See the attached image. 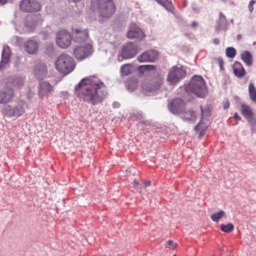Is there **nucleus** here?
<instances>
[{"label": "nucleus", "mask_w": 256, "mask_h": 256, "mask_svg": "<svg viewBox=\"0 0 256 256\" xmlns=\"http://www.w3.org/2000/svg\"><path fill=\"white\" fill-rule=\"evenodd\" d=\"M198 26V24L195 22L192 23V26L194 28H196Z\"/></svg>", "instance_id": "nucleus-41"}, {"label": "nucleus", "mask_w": 256, "mask_h": 256, "mask_svg": "<svg viewBox=\"0 0 256 256\" xmlns=\"http://www.w3.org/2000/svg\"><path fill=\"white\" fill-rule=\"evenodd\" d=\"M128 38H136L142 40L144 34L143 32L136 24H132L130 26L129 30L127 32Z\"/></svg>", "instance_id": "nucleus-15"}, {"label": "nucleus", "mask_w": 256, "mask_h": 256, "mask_svg": "<svg viewBox=\"0 0 256 256\" xmlns=\"http://www.w3.org/2000/svg\"><path fill=\"white\" fill-rule=\"evenodd\" d=\"M226 55L228 58H232L236 54V50L232 47H228L226 49Z\"/></svg>", "instance_id": "nucleus-37"}, {"label": "nucleus", "mask_w": 256, "mask_h": 256, "mask_svg": "<svg viewBox=\"0 0 256 256\" xmlns=\"http://www.w3.org/2000/svg\"><path fill=\"white\" fill-rule=\"evenodd\" d=\"M14 92L12 88L5 87L0 92V104L10 102L14 96Z\"/></svg>", "instance_id": "nucleus-14"}, {"label": "nucleus", "mask_w": 256, "mask_h": 256, "mask_svg": "<svg viewBox=\"0 0 256 256\" xmlns=\"http://www.w3.org/2000/svg\"><path fill=\"white\" fill-rule=\"evenodd\" d=\"M150 184H151L150 181H148V182H144V186L145 188H146V186H150Z\"/></svg>", "instance_id": "nucleus-43"}, {"label": "nucleus", "mask_w": 256, "mask_h": 256, "mask_svg": "<svg viewBox=\"0 0 256 256\" xmlns=\"http://www.w3.org/2000/svg\"><path fill=\"white\" fill-rule=\"evenodd\" d=\"M47 72L46 66L44 64L37 65L35 68V76L38 80L43 79Z\"/></svg>", "instance_id": "nucleus-22"}, {"label": "nucleus", "mask_w": 256, "mask_h": 256, "mask_svg": "<svg viewBox=\"0 0 256 256\" xmlns=\"http://www.w3.org/2000/svg\"><path fill=\"white\" fill-rule=\"evenodd\" d=\"M242 114L246 118L248 122L252 126L255 124L252 120V112L250 108L247 105L242 104Z\"/></svg>", "instance_id": "nucleus-20"}, {"label": "nucleus", "mask_w": 256, "mask_h": 256, "mask_svg": "<svg viewBox=\"0 0 256 256\" xmlns=\"http://www.w3.org/2000/svg\"><path fill=\"white\" fill-rule=\"evenodd\" d=\"M138 52V48L134 44L128 43L122 48L121 52L118 57V60L121 62L123 59L132 58L136 55Z\"/></svg>", "instance_id": "nucleus-6"}, {"label": "nucleus", "mask_w": 256, "mask_h": 256, "mask_svg": "<svg viewBox=\"0 0 256 256\" xmlns=\"http://www.w3.org/2000/svg\"><path fill=\"white\" fill-rule=\"evenodd\" d=\"M182 118L186 122L193 123L196 119V114L192 110L183 111Z\"/></svg>", "instance_id": "nucleus-23"}, {"label": "nucleus", "mask_w": 256, "mask_h": 256, "mask_svg": "<svg viewBox=\"0 0 256 256\" xmlns=\"http://www.w3.org/2000/svg\"><path fill=\"white\" fill-rule=\"evenodd\" d=\"M92 47L90 44H86L84 46H78L74 50V54L77 59L83 60L91 55Z\"/></svg>", "instance_id": "nucleus-9"}, {"label": "nucleus", "mask_w": 256, "mask_h": 256, "mask_svg": "<svg viewBox=\"0 0 256 256\" xmlns=\"http://www.w3.org/2000/svg\"><path fill=\"white\" fill-rule=\"evenodd\" d=\"M186 75V72L182 66H173L169 70L167 80L171 84H175L182 79Z\"/></svg>", "instance_id": "nucleus-5"}, {"label": "nucleus", "mask_w": 256, "mask_h": 256, "mask_svg": "<svg viewBox=\"0 0 256 256\" xmlns=\"http://www.w3.org/2000/svg\"><path fill=\"white\" fill-rule=\"evenodd\" d=\"M234 118H235V119L236 120H239L240 119V116L238 115V114L237 113L234 114Z\"/></svg>", "instance_id": "nucleus-42"}, {"label": "nucleus", "mask_w": 256, "mask_h": 256, "mask_svg": "<svg viewBox=\"0 0 256 256\" xmlns=\"http://www.w3.org/2000/svg\"><path fill=\"white\" fill-rule=\"evenodd\" d=\"M172 246L174 248H175L177 246V244H174Z\"/></svg>", "instance_id": "nucleus-48"}, {"label": "nucleus", "mask_w": 256, "mask_h": 256, "mask_svg": "<svg viewBox=\"0 0 256 256\" xmlns=\"http://www.w3.org/2000/svg\"><path fill=\"white\" fill-rule=\"evenodd\" d=\"M42 22V18L40 14L33 15L30 17L29 20H27L26 26L34 28L36 26L38 25Z\"/></svg>", "instance_id": "nucleus-19"}, {"label": "nucleus", "mask_w": 256, "mask_h": 256, "mask_svg": "<svg viewBox=\"0 0 256 256\" xmlns=\"http://www.w3.org/2000/svg\"><path fill=\"white\" fill-rule=\"evenodd\" d=\"M202 118V120L207 119L211 115V111L208 108H202L200 107Z\"/></svg>", "instance_id": "nucleus-35"}, {"label": "nucleus", "mask_w": 256, "mask_h": 256, "mask_svg": "<svg viewBox=\"0 0 256 256\" xmlns=\"http://www.w3.org/2000/svg\"><path fill=\"white\" fill-rule=\"evenodd\" d=\"M227 21L222 13H220L219 20L218 22L216 28L218 30L225 29L226 26Z\"/></svg>", "instance_id": "nucleus-27"}, {"label": "nucleus", "mask_w": 256, "mask_h": 256, "mask_svg": "<svg viewBox=\"0 0 256 256\" xmlns=\"http://www.w3.org/2000/svg\"><path fill=\"white\" fill-rule=\"evenodd\" d=\"M4 115L9 117L16 116L14 109L10 105L4 106L2 109Z\"/></svg>", "instance_id": "nucleus-30"}, {"label": "nucleus", "mask_w": 256, "mask_h": 256, "mask_svg": "<svg viewBox=\"0 0 256 256\" xmlns=\"http://www.w3.org/2000/svg\"><path fill=\"white\" fill-rule=\"evenodd\" d=\"M248 91L250 98L256 102V88L252 83H250L249 84Z\"/></svg>", "instance_id": "nucleus-33"}, {"label": "nucleus", "mask_w": 256, "mask_h": 256, "mask_svg": "<svg viewBox=\"0 0 256 256\" xmlns=\"http://www.w3.org/2000/svg\"><path fill=\"white\" fill-rule=\"evenodd\" d=\"M132 66L128 64H124L121 68V72L123 76L128 75L132 72Z\"/></svg>", "instance_id": "nucleus-32"}, {"label": "nucleus", "mask_w": 256, "mask_h": 256, "mask_svg": "<svg viewBox=\"0 0 256 256\" xmlns=\"http://www.w3.org/2000/svg\"><path fill=\"white\" fill-rule=\"evenodd\" d=\"M213 42L216 44H219V40L218 38H214Z\"/></svg>", "instance_id": "nucleus-45"}, {"label": "nucleus", "mask_w": 256, "mask_h": 256, "mask_svg": "<svg viewBox=\"0 0 256 256\" xmlns=\"http://www.w3.org/2000/svg\"><path fill=\"white\" fill-rule=\"evenodd\" d=\"M134 187L138 186L139 184L138 182L136 180L134 181Z\"/></svg>", "instance_id": "nucleus-47"}, {"label": "nucleus", "mask_w": 256, "mask_h": 256, "mask_svg": "<svg viewBox=\"0 0 256 256\" xmlns=\"http://www.w3.org/2000/svg\"><path fill=\"white\" fill-rule=\"evenodd\" d=\"M140 69L142 72L146 71L156 70V68L154 65H143L140 66Z\"/></svg>", "instance_id": "nucleus-36"}, {"label": "nucleus", "mask_w": 256, "mask_h": 256, "mask_svg": "<svg viewBox=\"0 0 256 256\" xmlns=\"http://www.w3.org/2000/svg\"><path fill=\"white\" fill-rule=\"evenodd\" d=\"M72 36L66 30L58 32L56 36V42L61 48H68L71 44Z\"/></svg>", "instance_id": "nucleus-7"}, {"label": "nucleus", "mask_w": 256, "mask_h": 256, "mask_svg": "<svg viewBox=\"0 0 256 256\" xmlns=\"http://www.w3.org/2000/svg\"><path fill=\"white\" fill-rule=\"evenodd\" d=\"M234 229V225L231 223L226 224H222L220 226V230L224 232H232Z\"/></svg>", "instance_id": "nucleus-34"}, {"label": "nucleus", "mask_w": 256, "mask_h": 256, "mask_svg": "<svg viewBox=\"0 0 256 256\" xmlns=\"http://www.w3.org/2000/svg\"><path fill=\"white\" fill-rule=\"evenodd\" d=\"M97 8L100 16L104 18L111 17L116 11L112 0H97Z\"/></svg>", "instance_id": "nucleus-4"}, {"label": "nucleus", "mask_w": 256, "mask_h": 256, "mask_svg": "<svg viewBox=\"0 0 256 256\" xmlns=\"http://www.w3.org/2000/svg\"><path fill=\"white\" fill-rule=\"evenodd\" d=\"M186 90L188 92L192 93L199 97H203L206 92L204 80L200 76H194L186 86Z\"/></svg>", "instance_id": "nucleus-3"}, {"label": "nucleus", "mask_w": 256, "mask_h": 256, "mask_svg": "<svg viewBox=\"0 0 256 256\" xmlns=\"http://www.w3.org/2000/svg\"><path fill=\"white\" fill-rule=\"evenodd\" d=\"M233 256V255H232V256Z\"/></svg>", "instance_id": "nucleus-53"}, {"label": "nucleus", "mask_w": 256, "mask_h": 256, "mask_svg": "<svg viewBox=\"0 0 256 256\" xmlns=\"http://www.w3.org/2000/svg\"><path fill=\"white\" fill-rule=\"evenodd\" d=\"M135 87H136V86H134V88L130 90L132 91V90H134V89Z\"/></svg>", "instance_id": "nucleus-51"}, {"label": "nucleus", "mask_w": 256, "mask_h": 256, "mask_svg": "<svg viewBox=\"0 0 256 256\" xmlns=\"http://www.w3.org/2000/svg\"><path fill=\"white\" fill-rule=\"evenodd\" d=\"M159 4L162 6L167 10L172 12L174 10L171 0H155Z\"/></svg>", "instance_id": "nucleus-28"}, {"label": "nucleus", "mask_w": 256, "mask_h": 256, "mask_svg": "<svg viewBox=\"0 0 256 256\" xmlns=\"http://www.w3.org/2000/svg\"><path fill=\"white\" fill-rule=\"evenodd\" d=\"M55 66L56 70L60 72L67 74L74 70L76 64L72 57L64 54L58 58Z\"/></svg>", "instance_id": "nucleus-2"}, {"label": "nucleus", "mask_w": 256, "mask_h": 256, "mask_svg": "<svg viewBox=\"0 0 256 256\" xmlns=\"http://www.w3.org/2000/svg\"><path fill=\"white\" fill-rule=\"evenodd\" d=\"M230 106V103L228 101V100H226L224 102V109H226V108H228Z\"/></svg>", "instance_id": "nucleus-40"}, {"label": "nucleus", "mask_w": 256, "mask_h": 256, "mask_svg": "<svg viewBox=\"0 0 256 256\" xmlns=\"http://www.w3.org/2000/svg\"><path fill=\"white\" fill-rule=\"evenodd\" d=\"M72 34L74 42H82L88 39V32L86 30L73 29Z\"/></svg>", "instance_id": "nucleus-16"}, {"label": "nucleus", "mask_w": 256, "mask_h": 256, "mask_svg": "<svg viewBox=\"0 0 256 256\" xmlns=\"http://www.w3.org/2000/svg\"><path fill=\"white\" fill-rule=\"evenodd\" d=\"M234 74L239 78H242L245 74V70L240 63L236 64L234 68Z\"/></svg>", "instance_id": "nucleus-26"}, {"label": "nucleus", "mask_w": 256, "mask_h": 256, "mask_svg": "<svg viewBox=\"0 0 256 256\" xmlns=\"http://www.w3.org/2000/svg\"><path fill=\"white\" fill-rule=\"evenodd\" d=\"M254 2H255V1L252 0L249 3L248 8H249V10L250 12H252L253 11V10H254L253 5Z\"/></svg>", "instance_id": "nucleus-38"}, {"label": "nucleus", "mask_w": 256, "mask_h": 256, "mask_svg": "<svg viewBox=\"0 0 256 256\" xmlns=\"http://www.w3.org/2000/svg\"><path fill=\"white\" fill-rule=\"evenodd\" d=\"M24 79L19 76H11L7 78V82L6 86L10 88L14 87L16 88H20L23 86Z\"/></svg>", "instance_id": "nucleus-13"}, {"label": "nucleus", "mask_w": 256, "mask_h": 256, "mask_svg": "<svg viewBox=\"0 0 256 256\" xmlns=\"http://www.w3.org/2000/svg\"><path fill=\"white\" fill-rule=\"evenodd\" d=\"M226 213L223 210H220L218 212L214 213V214H212L210 217L212 220L215 222H218L219 220L222 218L223 217L225 216Z\"/></svg>", "instance_id": "nucleus-31"}, {"label": "nucleus", "mask_w": 256, "mask_h": 256, "mask_svg": "<svg viewBox=\"0 0 256 256\" xmlns=\"http://www.w3.org/2000/svg\"><path fill=\"white\" fill-rule=\"evenodd\" d=\"M171 112L175 114H182L184 110V103L180 98L174 100L168 106Z\"/></svg>", "instance_id": "nucleus-12"}, {"label": "nucleus", "mask_w": 256, "mask_h": 256, "mask_svg": "<svg viewBox=\"0 0 256 256\" xmlns=\"http://www.w3.org/2000/svg\"><path fill=\"white\" fill-rule=\"evenodd\" d=\"M53 90L52 87L48 83L44 82L40 84L39 94L41 97L48 94Z\"/></svg>", "instance_id": "nucleus-21"}, {"label": "nucleus", "mask_w": 256, "mask_h": 256, "mask_svg": "<svg viewBox=\"0 0 256 256\" xmlns=\"http://www.w3.org/2000/svg\"><path fill=\"white\" fill-rule=\"evenodd\" d=\"M218 63L220 65L221 70L223 69L222 65L224 64V62L221 58H218L217 60Z\"/></svg>", "instance_id": "nucleus-39"}, {"label": "nucleus", "mask_w": 256, "mask_h": 256, "mask_svg": "<svg viewBox=\"0 0 256 256\" xmlns=\"http://www.w3.org/2000/svg\"><path fill=\"white\" fill-rule=\"evenodd\" d=\"M24 105L25 104L22 101H19L17 103L16 105L14 108L16 116H19L22 115L24 112Z\"/></svg>", "instance_id": "nucleus-25"}, {"label": "nucleus", "mask_w": 256, "mask_h": 256, "mask_svg": "<svg viewBox=\"0 0 256 256\" xmlns=\"http://www.w3.org/2000/svg\"><path fill=\"white\" fill-rule=\"evenodd\" d=\"M174 256H176V255L175 254L174 255Z\"/></svg>", "instance_id": "nucleus-52"}, {"label": "nucleus", "mask_w": 256, "mask_h": 256, "mask_svg": "<svg viewBox=\"0 0 256 256\" xmlns=\"http://www.w3.org/2000/svg\"><path fill=\"white\" fill-rule=\"evenodd\" d=\"M7 0H0V5H4L6 3Z\"/></svg>", "instance_id": "nucleus-44"}, {"label": "nucleus", "mask_w": 256, "mask_h": 256, "mask_svg": "<svg viewBox=\"0 0 256 256\" xmlns=\"http://www.w3.org/2000/svg\"><path fill=\"white\" fill-rule=\"evenodd\" d=\"M204 120L201 119L198 125L196 126L194 129L196 130H200V134L203 135L204 132L207 128V124L204 122Z\"/></svg>", "instance_id": "nucleus-29"}, {"label": "nucleus", "mask_w": 256, "mask_h": 256, "mask_svg": "<svg viewBox=\"0 0 256 256\" xmlns=\"http://www.w3.org/2000/svg\"><path fill=\"white\" fill-rule=\"evenodd\" d=\"M75 92L84 101L92 104L100 102L108 93L104 84L94 76L83 78L75 87Z\"/></svg>", "instance_id": "nucleus-1"}, {"label": "nucleus", "mask_w": 256, "mask_h": 256, "mask_svg": "<svg viewBox=\"0 0 256 256\" xmlns=\"http://www.w3.org/2000/svg\"><path fill=\"white\" fill-rule=\"evenodd\" d=\"M10 47L7 46H4L2 54V60L0 63V70H4L7 64L10 62Z\"/></svg>", "instance_id": "nucleus-17"}, {"label": "nucleus", "mask_w": 256, "mask_h": 256, "mask_svg": "<svg viewBox=\"0 0 256 256\" xmlns=\"http://www.w3.org/2000/svg\"><path fill=\"white\" fill-rule=\"evenodd\" d=\"M241 58L246 64L250 66L252 64L253 57L248 50H244L241 53Z\"/></svg>", "instance_id": "nucleus-24"}, {"label": "nucleus", "mask_w": 256, "mask_h": 256, "mask_svg": "<svg viewBox=\"0 0 256 256\" xmlns=\"http://www.w3.org/2000/svg\"><path fill=\"white\" fill-rule=\"evenodd\" d=\"M255 2H256V1Z\"/></svg>", "instance_id": "nucleus-54"}, {"label": "nucleus", "mask_w": 256, "mask_h": 256, "mask_svg": "<svg viewBox=\"0 0 256 256\" xmlns=\"http://www.w3.org/2000/svg\"><path fill=\"white\" fill-rule=\"evenodd\" d=\"M158 58L157 52L151 50L142 53L137 58V60L140 62H154L157 60Z\"/></svg>", "instance_id": "nucleus-11"}, {"label": "nucleus", "mask_w": 256, "mask_h": 256, "mask_svg": "<svg viewBox=\"0 0 256 256\" xmlns=\"http://www.w3.org/2000/svg\"><path fill=\"white\" fill-rule=\"evenodd\" d=\"M240 38H241L240 35H238V36H237V38H238V40H239Z\"/></svg>", "instance_id": "nucleus-50"}, {"label": "nucleus", "mask_w": 256, "mask_h": 256, "mask_svg": "<svg viewBox=\"0 0 256 256\" xmlns=\"http://www.w3.org/2000/svg\"><path fill=\"white\" fill-rule=\"evenodd\" d=\"M168 244L169 246H172V245L174 244V242H173L172 240H169L168 242Z\"/></svg>", "instance_id": "nucleus-46"}, {"label": "nucleus", "mask_w": 256, "mask_h": 256, "mask_svg": "<svg viewBox=\"0 0 256 256\" xmlns=\"http://www.w3.org/2000/svg\"><path fill=\"white\" fill-rule=\"evenodd\" d=\"M24 49L29 54H34L38 50V43L32 40H28L24 42Z\"/></svg>", "instance_id": "nucleus-18"}, {"label": "nucleus", "mask_w": 256, "mask_h": 256, "mask_svg": "<svg viewBox=\"0 0 256 256\" xmlns=\"http://www.w3.org/2000/svg\"><path fill=\"white\" fill-rule=\"evenodd\" d=\"M49 48H50V50H52V46L51 45H50V46H49Z\"/></svg>", "instance_id": "nucleus-49"}, {"label": "nucleus", "mask_w": 256, "mask_h": 256, "mask_svg": "<svg viewBox=\"0 0 256 256\" xmlns=\"http://www.w3.org/2000/svg\"><path fill=\"white\" fill-rule=\"evenodd\" d=\"M164 79L160 76H156L152 78L150 82H144L142 88L148 92H152L158 90L163 83Z\"/></svg>", "instance_id": "nucleus-8"}, {"label": "nucleus", "mask_w": 256, "mask_h": 256, "mask_svg": "<svg viewBox=\"0 0 256 256\" xmlns=\"http://www.w3.org/2000/svg\"><path fill=\"white\" fill-rule=\"evenodd\" d=\"M20 8L24 12H33L39 11L41 7L34 0H22L20 4Z\"/></svg>", "instance_id": "nucleus-10"}]
</instances>
